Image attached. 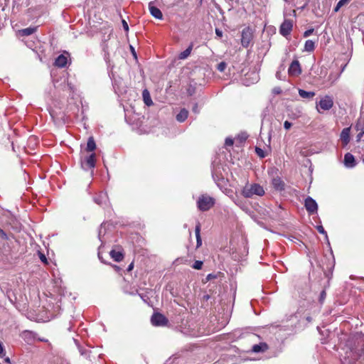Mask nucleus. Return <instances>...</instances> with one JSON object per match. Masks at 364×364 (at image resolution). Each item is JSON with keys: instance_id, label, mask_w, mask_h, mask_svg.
I'll return each mask as SVG.
<instances>
[{"instance_id": "1", "label": "nucleus", "mask_w": 364, "mask_h": 364, "mask_svg": "<svg viewBox=\"0 0 364 364\" xmlns=\"http://www.w3.org/2000/svg\"><path fill=\"white\" fill-rule=\"evenodd\" d=\"M341 355L342 364H364V336L358 334L348 338Z\"/></svg>"}, {"instance_id": "2", "label": "nucleus", "mask_w": 364, "mask_h": 364, "mask_svg": "<svg viewBox=\"0 0 364 364\" xmlns=\"http://www.w3.org/2000/svg\"><path fill=\"white\" fill-rule=\"evenodd\" d=\"M264 190L262 186L258 183H247L242 188L241 194L246 198H252L253 196H262L264 194Z\"/></svg>"}, {"instance_id": "3", "label": "nucleus", "mask_w": 364, "mask_h": 364, "mask_svg": "<svg viewBox=\"0 0 364 364\" xmlns=\"http://www.w3.org/2000/svg\"><path fill=\"white\" fill-rule=\"evenodd\" d=\"M215 205V199L207 195H201L197 200V207L201 211H208Z\"/></svg>"}, {"instance_id": "4", "label": "nucleus", "mask_w": 364, "mask_h": 364, "mask_svg": "<svg viewBox=\"0 0 364 364\" xmlns=\"http://www.w3.org/2000/svg\"><path fill=\"white\" fill-rule=\"evenodd\" d=\"M253 38V33L250 27L244 28L241 35V44L244 48H247Z\"/></svg>"}, {"instance_id": "5", "label": "nucleus", "mask_w": 364, "mask_h": 364, "mask_svg": "<svg viewBox=\"0 0 364 364\" xmlns=\"http://www.w3.org/2000/svg\"><path fill=\"white\" fill-rule=\"evenodd\" d=\"M151 321L155 326H164L168 323V318L161 313H154L151 318Z\"/></svg>"}, {"instance_id": "6", "label": "nucleus", "mask_w": 364, "mask_h": 364, "mask_svg": "<svg viewBox=\"0 0 364 364\" xmlns=\"http://www.w3.org/2000/svg\"><path fill=\"white\" fill-rule=\"evenodd\" d=\"M304 205H305V208H306L307 212L310 215H313V214L317 213V210H318L317 203L311 197L308 196L305 199Z\"/></svg>"}, {"instance_id": "7", "label": "nucleus", "mask_w": 364, "mask_h": 364, "mask_svg": "<svg viewBox=\"0 0 364 364\" xmlns=\"http://www.w3.org/2000/svg\"><path fill=\"white\" fill-rule=\"evenodd\" d=\"M292 28V21L290 19H285L280 26L279 33L282 36L287 37L291 33Z\"/></svg>"}, {"instance_id": "8", "label": "nucleus", "mask_w": 364, "mask_h": 364, "mask_svg": "<svg viewBox=\"0 0 364 364\" xmlns=\"http://www.w3.org/2000/svg\"><path fill=\"white\" fill-rule=\"evenodd\" d=\"M21 338L28 344L31 345L34 343L37 338V333L34 331L25 330L20 334Z\"/></svg>"}, {"instance_id": "9", "label": "nucleus", "mask_w": 364, "mask_h": 364, "mask_svg": "<svg viewBox=\"0 0 364 364\" xmlns=\"http://www.w3.org/2000/svg\"><path fill=\"white\" fill-rule=\"evenodd\" d=\"M95 154L92 153L88 156L85 157L84 161H82V168L86 171L92 169L95 166Z\"/></svg>"}, {"instance_id": "10", "label": "nucleus", "mask_w": 364, "mask_h": 364, "mask_svg": "<svg viewBox=\"0 0 364 364\" xmlns=\"http://www.w3.org/2000/svg\"><path fill=\"white\" fill-rule=\"evenodd\" d=\"M333 105V100L331 96L326 95L323 98H322L319 102L318 106L320 109L323 110H329L332 108Z\"/></svg>"}, {"instance_id": "11", "label": "nucleus", "mask_w": 364, "mask_h": 364, "mask_svg": "<svg viewBox=\"0 0 364 364\" xmlns=\"http://www.w3.org/2000/svg\"><path fill=\"white\" fill-rule=\"evenodd\" d=\"M117 250H112L109 252V255L115 262H119L123 260L124 257V254L123 252L122 247L117 246Z\"/></svg>"}, {"instance_id": "12", "label": "nucleus", "mask_w": 364, "mask_h": 364, "mask_svg": "<svg viewBox=\"0 0 364 364\" xmlns=\"http://www.w3.org/2000/svg\"><path fill=\"white\" fill-rule=\"evenodd\" d=\"M288 72L290 75L293 76H297L301 74V69L298 60H294L292 61L289 68Z\"/></svg>"}, {"instance_id": "13", "label": "nucleus", "mask_w": 364, "mask_h": 364, "mask_svg": "<svg viewBox=\"0 0 364 364\" xmlns=\"http://www.w3.org/2000/svg\"><path fill=\"white\" fill-rule=\"evenodd\" d=\"M149 10L153 17L160 20L163 19L162 12L159 9L154 6V3L152 1L149 3Z\"/></svg>"}, {"instance_id": "14", "label": "nucleus", "mask_w": 364, "mask_h": 364, "mask_svg": "<svg viewBox=\"0 0 364 364\" xmlns=\"http://www.w3.org/2000/svg\"><path fill=\"white\" fill-rule=\"evenodd\" d=\"M356 164L354 156L350 153H346L344 156V165L347 168H353Z\"/></svg>"}, {"instance_id": "15", "label": "nucleus", "mask_w": 364, "mask_h": 364, "mask_svg": "<svg viewBox=\"0 0 364 364\" xmlns=\"http://www.w3.org/2000/svg\"><path fill=\"white\" fill-rule=\"evenodd\" d=\"M38 27H28L23 29L17 31L16 35L18 37L28 36L34 33L37 31Z\"/></svg>"}, {"instance_id": "16", "label": "nucleus", "mask_w": 364, "mask_h": 364, "mask_svg": "<svg viewBox=\"0 0 364 364\" xmlns=\"http://www.w3.org/2000/svg\"><path fill=\"white\" fill-rule=\"evenodd\" d=\"M272 184L277 191H281L284 190V182L279 177L274 178L272 181Z\"/></svg>"}, {"instance_id": "17", "label": "nucleus", "mask_w": 364, "mask_h": 364, "mask_svg": "<svg viewBox=\"0 0 364 364\" xmlns=\"http://www.w3.org/2000/svg\"><path fill=\"white\" fill-rule=\"evenodd\" d=\"M107 196L105 193H100L98 195L94 197V201L97 205L102 206L107 202Z\"/></svg>"}, {"instance_id": "18", "label": "nucleus", "mask_w": 364, "mask_h": 364, "mask_svg": "<svg viewBox=\"0 0 364 364\" xmlns=\"http://www.w3.org/2000/svg\"><path fill=\"white\" fill-rule=\"evenodd\" d=\"M350 128L347 127L344 128L341 133V140L345 145L348 144L350 141Z\"/></svg>"}, {"instance_id": "19", "label": "nucleus", "mask_w": 364, "mask_h": 364, "mask_svg": "<svg viewBox=\"0 0 364 364\" xmlns=\"http://www.w3.org/2000/svg\"><path fill=\"white\" fill-rule=\"evenodd\" d=\"M68 63L67 57H65L64 55L61 54L58 56V58L55 59L54 65L58 68H64L66 66Z\"/></svg>"}, {"instance_id": "20", "label": "nucleus", "mask_w": 364, "mask_h": 364, "mask_svg": "<svg viewBox=\"0 0 364 364\" xmlns=\"http://www.w3.org/2000/svg\"><path fill=\"white\" fill-rule=\"evenodd\" d=\"M188 116V111L183 108L181 109L178 114H177L176 119L179 122H183Z\"/></svg>"}, {"instance_id": "21", "label": "nucleus", "mask_w": 364, "mask_h": 364, "mask_svg": "<svg viewBox=\"0 0 364 364\" xmlns=\"http://www.w3.org/2000/svg\"><path fill=\"white\" fill-rule=\"evenodd\" d=\"M268 348L267 345L265 343H260L259 344H255L252 346V350L254 353L264 352Z\"/></svg>"}, {"instance_id": "22", "label": "nucleus", "mask_w": 364, "mask_h": 364, "mask_svg": "<svg viewBox=\"0 0 364 364\" xmlns=\"http://www.w3.org/2000/svg\"><path fill=\"white\" fill-rule=\"evenodd\" d=\"M200 224L198 223L196 226L195 233L196 237V248L200 247L202 245V240L200 237Z\"/></svg>"}, {"instance_id": "23", "label": "nucleus", "mask_w": 364, "mask_h": 364, "mask_svg": "<svg viewBox=\"0 0 364 364\" xmlns=\"http://www.w3.org/2000/svg\"><path fill=\"white\" fill-rule=\"evenodd\" d=\"M79 351L81 355L84 356L86 359L91 360L90 357L92 354V350H90V348H84L80 346Z\"/></svg>"}, {"instance_id": "24", "label": "nucleus", "mask_w": 364, "mask_h": 364, "mask_svg": "<svg viewBox=\"0 0 364 364\" xmlns=\"http://www.w3.org/2000/svg\"><path fill=\"white\" fill-rule=\"evenodd\" d=\"M96 149V144L93 136H90L87 139L86 151L87 152L93 151Z\"/></svg>"}, {"instance_id": "25", "label": "nucleus", "mask_w": 364, "mask_h": 364, "mask_svg": "<svg viewBox=\"0 0 364 364\" xmlns=\"http://www.w3.org/2000/svg\"><path fill=\"white\" fill-rule=\"evenodd\" d=\"M299 96L302 98L311 99L313 98L315 95L314 92H308L301 89L299 90Z\"/></svg>"}, {"instance_id": "26", "label": "nucleus", "mask_w": 364, "mask_h": 364, "mask_svg": "<svg viewBox=\"0 0 364 364\" xmlns=\"http://www.w3.org/2000/svg\"><path fill=\"white\" fill-rule=\"evenodd\" d=\"M315 49V42L311 40H307L305 42L304 50L306 52H312Z\"/></svg>"}, {"instance_id": "27", "label": "nucleus", "mask_w": 364, "mask_h": 364, "mask_svg": "<svg viewBox=\"0 0 364 364\" xmlns=\"http://www.w3.org/2000/svg\"><path fill=\"white\" fill-rule=\"evenodd\" d=\"M192 48H193L192 45L189 46L185 50H183V52H181L179 54L178 58L180 60H184V59L187 58L191 53Z\"/></svg>"}, {"instance_id": "28", "label": "nucleus", "mask_w": 364, "mask_h": 364, "mask_svg": "<svg viewBox=\"0 0 364 364\" xmlns=\"http://www.w3.org/2000/svg\"><path fill=\"white\" fill-rule=\"evenodd\" d=\"M142 95L144 98V102L146 105L150 106L153 104V102L151 99V97L147 90H144L143 91Z\"/></svg>"}, {"instance_id": "29", "label": "nucleus", "mask_w": 364, "mask_h": 364, "mask_svg": "<svg viewBox=\"0 0 364 364\" xmlns=\"http://www.w3.org/2000/svg\"><path fill=\"white\" fill-rule=\"evenodd\" d=\"M103 51H104V59L106 61L107 63H109L110 59H109V53L107 51V46L105 45L103 47Z\"/></svg>"}, {"instance_id": "30", "label": "nucleus", "mask_w": 364, "mask_h": 364, "mask_svg": "<svg viewBox=\"0 0 364 364\" xmlns=\"http://www.w3.org/2000/svg\"><path fill=\"white\" fill-rule=\"evenodd\" d=\"M255 152L260 158H264L266 156L265 152L259 147H255Z\"/></svg>"}, {"instance_id": "31", "label": "nucleus", "mask_w": 364, "mask_h": 364, "mask_svg": "<svg viewBox=\"0 0 364 364\" xmlns=\"http://www.w3.org/2000/svg\"><path fill=\"white\" fill-rule=\"evenodd\" d=\"M203 263L202 261L197 260L194 262L192 267L195 269H201L202 267H203Z\"/></svg>"}, {"instance_id": "32", "label": "nucleus", "mask_w": 364, "mask_h": 364, "mask_svg": "<svg viewBox=\"0 0 364 364\" xmlns=\"http://www.w3.org/2000/svg\"><path fill=\"white\" fill-rule=\"evenodd\" d=\"M227 67V64L225 62H220L217 67V69L220 72H223Z\"/></svg>"}, {"instance_id": "33", "label": "nucleus", "mask_w": 364, "mask_h": 364, "mask_svg": "<svg viewBox=\"0 0 364 364\" xmlns=\"http://www.w3.org/2000/svg\"><path fill=\"white\" fill-rule=\"evenodd\" d=\"M316 229L317 230L321 233V234H323L326 236V238H328V236H327V232L326 231L324 230L323 227L322 225H318L316 227Z\"/></svg>"}, {"instance_id": "34", "label": "nucleus", "mask_w": 364, "mask_h": 364, "mask_svg": "<svg viewBox=\"0 0 364 364\" xmlns=\"http://www.w3.org/2000/svg\"><path fill=\"white\" fill-rule=\"evenodd\" d=\"M326 293L325 290L321 291L319 296V302L323 303L326 299Z\"/></svg>"}, {"instance_id": "35", "label": "nucleus", "mask_w": 364, "mask_h": 364, "mask_svg": "<svg viewBox=\"0 0 364 364\" xmlns=\"http://www.w3.org/2000/svg\"><path fill=\"white\" fill-rule=\"evenodd\" d=\"M284 70V67L283 65H281L279 68V70L277 71L276 73V77L279 80H282V74H281V72L282 70Z\"/></svg>"}, {"instance_id": "36", "label": "nucleus", "mask_w": 364, "mask_h": 364, "mask_svg": "<svg viewBox=\"0 0 364 364\" xmlns=\"http://www.w3.org/2000/svg\"><path fill=\"white\" fill-rule=\"evenodd\" d=\"M39 258L43 263H44L46 264H47L48 263V259L44 254L39 252Z\"/></svg>"}, {"instance_id": "37", "label": "nucleus", "mask_w": 364, "mask_h": 364, "mask_svg": "<svg viewBox=\"0 0 364 364\" xmlns=\"http://www.w3.org/2000/svg\"><path fill=\"white\" fill-rule=\"evenodd\" d=\"M314 28H310V29L306 30L304 33V38L309 37L310 35H311L314 33Z\"/></svg>"}, {"instance_id": "38", "label": "nucleus", "mask_w": 364, "mask_h": 364, "mask_svg": "<svg viewBox=\"0 0 364 364\" xmlns=\"http://www.w3.org/2000/svg\"><path fill=\"white\" fill-rule=\"evenodd\" d=\"M217 278V274H209L207 275L206 278H205V280L206 282L208 281H210L213 279H215Z\"/></svg>"}, {"instance_id": "39", "label": "nucleus", "mask_w": 364, "mask_h": 364, "mask_svg": "<svg viewBox=\"0 0 364 364\" xmlns=\"http://www.w3.org/2000/svg\"><path fill=\"white\" fill-rule=\"evenodd\" d=\"M233 143H234L233 139L231 138H227L225 139V145L226 146H232Z\"/></svg>"}, {"instance_id": "40", "label": "nucleus", "mask_w": 364, "mask_h": 364, "mask_svg": "<svg viewBox=\"0 0 364 364\" xmlns=\"http://www.w3.org/2000/svg\"><path fill=\"white\" fill-rule=\"evenodd\" d=\"M0 237H1L4 240H8V236L6 233L2 229L0 230Z\"/></svg>"}, {"instance_id": "41", "label": "nucleus", "mask_w": 364, "mask_h": 364, "mask_svg": "<svg viewBox=\"0 0 364 364\" xmlns=\"http://www.w3.org/2000/svg\"><path fill=\"white\" fill-rule=\"evenodd\" d=\"M291 123L289 121H285L284 123V127L285 129H289L291 127Z\"/></svg>"}, {"instance_id": "42", "label": "nucleus", "mask_w": 364, "mask_h": 364, "mask_svg": "<svg viewBox=\"0 0 364 364\" xmlns=\"http://www.w3.org/2000/svg\"><path fill=\"white\" fill-rule=\"evenodd\" d=\"M122 23V26H123V28L124 29V31H129V26H128L127 21L123 19Z\"/></svg>"}, {"instance_id": "43", "label": "nucleus", "mask_w": 364, "mask_h": 364, "mask_svg": "<svg viewBox=\"0 0 364 364\" xmlns=\"http://www.w3.org/2000/svg\"><path fill=\"white\" fill-rule=\"evenodd\" d=\"M350 1V0H340L338 4H339V6H343L346 4H347L348 2Z\"/></svg>"}, {"instance_id": "44", "label": "nucleus", "mask_w": 364, "mask_h": 364, "mask_svg": "<svg viewBox=\"0 0 364 364\" xmlns=\"http://www.w3.org/2000/svg\"><path fill=\"white\" fill-rule=\"evenodd\" d=\"M215 33H216V35H217L218 36H219V37H222V36H223V31H220V29H218V28H216V29H215Z\"/></svg>"}, {"instance_id": "45", "label": "nucleus", "mask_w": 364, "mask_h": 364, "mask_svg": "<svg viewBox=\"0 0 364 364\" xmlns=\"http://www.w3.org/2000/svg\"><path fill=\"white\" fill-rule=\"evenodd\" d=\"M363 136V134H362V133H360H360L356 136V141H359L361 139V138H362V136Z\"/></svg>"}, {"instance_id": "46", "label": "nucleus", "mask_w": 364, "mask_h": 364, "mask_svg": "<svg viewBox=\"0 0 364 364\" xmlns=\"http://www.w3.org/2000/svg\"><path fill=\"white\" fill-rule=\"evenodd\" d=\"M133 267H134V264H133V262H132V263H131V264L128 266V267H127V272H130V271H132V269H133Z\"/></svg>"}, {"instance_id": "47", "label": "nucleus", "mask_w": 364, "mask_h": 364, "mask_svg": "<svg viewBox=\"0 0 364 364\" xmlns=\"http://www.w3.org/2000/svg\"><path fill=\"white\" fill-rule=\"evenodd\" d=\"M193 112H195V113H198V105L197 104H196L194 105V107H193Z\"/></svg>"}, {"instance_id": "48", "label": "nucleus", "mask_w": 364, "mask_h": 364, "mask_svg": "<svg viewBox=\"0 0 364 364\" xmlns=\"http://www.w3.org/2000/svg\"><path fill=\"white\" fill-rule=\"evenodd\" d=\"M341 6H339V4L337 3L336 7L333 9V11L334 12H338L339 11V9H341Z\"/></svg>"}, {"instance_id": "49", "label": "nucleus", "mask_w": 364, "mask_h": 364, "mask_svg": "<svg viewBox=\"0 0 364 364\" xmlns=\"http://www.w3.org/2000/svg\"><path fill=\"white\" fill-rule=\"evenodd\" d=\"M36 340H38V341H41V342H48V340H47V339L43 338H40V337H38V336H37Z\"/></svg>"}, {"instance_id": "50", "label": "nucleus", "mask_w": 364, "mask_h": 364, "mask_svg": "<svg viewBox=\"0 0 364 364\" xmlns=\"http://www.w3.org/2000/svg\"><path fill=\"white\" fill-rule=\"evenodd\" d=\"M98 258H99V259H100L102 263H105V264L106 263V262H105V261H104V259H103V258H102V257L101 256V255H100V252H98Z\"/></svg>"}, {"instance_id": "51", "label": "nucleus", "mask_w": 364, "mask_h": 364, "mask_svg": "<svg viewBox=\"0 0 364 364\" xmlns=\"http://www.w3.org/2000/svg\"><path fill=\"white\" fill-rule=\"evenodd\" d=\"M187 91H188V93L189 95H192L193 92H194V90L189 88V89H188Z\"/></svg>"}, {"instance_id": "52", "label": "nucleus", "mask_w": 364, "mask_h": 364, "mask_svg": "<svg viewBox=\"0 0 364 364\" xmlns=\"http://www.w3.org/2000/svg\"><path fill=\"white\" fill-rule=\"evenodd\" d=\"M4 346H3L2 343H0V354H1V353H4Z\"/></svg>"}, {"instance_id": "53", "label": "nucleus", "mask_w": 364, "mask_h": 364, "mask_svg": "<svg viewBox=\"0 0 364 364\" xmlns=\"http://www.w3.org/2000/svg\"><path fill=\"white\" fill-rule=\"evenodd\" d=\"M210 298V295L205 294L203 296V300L208 301Z\"/></svg>"}, {"instance_id": "54", "label": "nucleus", "mask_w": 364, "mask_h": 364, "mask_svg": "<svg viewBox=\"0 0 364 364\" xmlns=\"http://www.w3.org/2000/svg\"><path fill=\"white\" fill-rule=\"evenodd\" d=\"M131 48H132V52L133 53V55L136 57V53H135V51H134V50L133 47H131Z\"/></svg>"}, {"instance_id": "55", "label": "nucleus", "mask_w": 364, "mask_h": 364, "mask_svg": "<svg viewBox=\"0 0 364 364\" xmlns=\"http://www.w3.org/2000/svg\"><path fill=\"white\" fill-rule=\"evenodd\" d=\"M131 48H132V52L133 53V55L136 57V53H135V51H134V50L133 47H131Z\"/></svg>"}, {"instance_id": "56", "label": "nucleus", "mask_w": 364, "mask_h": 364, "mask_svg": "<svg viewBox=\"0 0 364 364\" xmlns=\"http://www.w3.org/2000/svg\"><path fill=\"white\" fill-rule=\"evenodd\" d=\"M131 48H132V52L133 53V55L136 57V53H135V51H134V50L133 47H131Z\"/></svg>"}, {"instance_id": "57", "label": "nucleus", "mask_w": 364, "mask_h": 364, "mask_svg": "<svg viewBox=\"0 0 364 364\" xmlns=\"http://www.w3.org/2000/svg\"><path fill=\"white\" fill-rule=\"evenodd\" d=\"M360 133L364 134V126L362 128H360Z\"/></svg>"}, {"instance_id": "58", "label": "nucleus", "mask_w": 364, "mask_h": 364, "mask_svg": "<svg viewBox=\"0 0 364 364\" xmlns=\"http://www.w3.org/2000/svg\"><path fill=\"white\" fill-rule=\"evenodd\" d=\"M59 364H69L67 361H61Z\"/></svg>"}, {"instance_id": "59", "label": "nucleus", "mask_w": 364, "mask_h": 364, "mask_svg": "<svg viewBox=\"0 0 364 364\" xmlns=\"http://www.w3.org/2000/svg\"><path fill=\"white\" fill-rule=\"evenodd\" d=\"M113 267L115 268V269H119V267L118 266H117V265H113Z\"/></svg>"}, {"instance_id": "60", "label": "nucleus", "mask_w": 364, "mask_h": 364, "mask_svg": "<svg viewBox=\"0 0 364 364\" xmlns=\"http://www.w3.org/2000/svg\"><path fill=\"white\" fill-rule=\"evenodd\" d=\"M5 360H6V362H7V363H9V362H10V359H9V358H6V359H5Z\"/></svg>"}, {"instance_id": "61", "label": "nucleus", "mask_w": 364, "mask_h": 364, "mask_svg": "<svg viewBox=\"0 0 364 364\" xmlns=\"http://www.w3.org/2000/svg\"><path fill=\"white\" fill-rule=\"evenodd\" d=\"M306 319H307L308 321H311V317H307Z\"/></svg>"}, {"instance_id": "62", "label": "nucleus", "mask_w": 364, "mask_h": 364, "mask_svg": "<svg viewBox=\"0 0 364 364\" xmlns=\"http://www.w3.org/2000/svg\"><path fill=\"white\" fill-rule=\"evenodd\" d=\"M356 129H357V130L360 129L358 124L356 125Z\"/></svg>"}, {"instance_id": "63", "label": "nucleus", "mask_w": 364, "mask_h": 364, "mask_svg": "<svg viewBox=\"0 0 364 364\" xmlns=\"http://www.w3.org/2000/svg\"><path fill=\"white\" fill-rule=\"evenodd\" d=\"M98 237H99V238L100 239V231L99 232Z\"/></svg>"}, {"instance_id": "64", "label": "nucleus", "mask_w": 364, "mask_h": 364, "mask_svg": "<svg viewBox=\"0 0 364 364\" xmlns=\"http://www.w3.org/2000/svg\"><path fill=\"white\" fill-rule=\"evenodd\" d=\"M363 163H364V159H363Z\"/></svg>"}]
</instances>
